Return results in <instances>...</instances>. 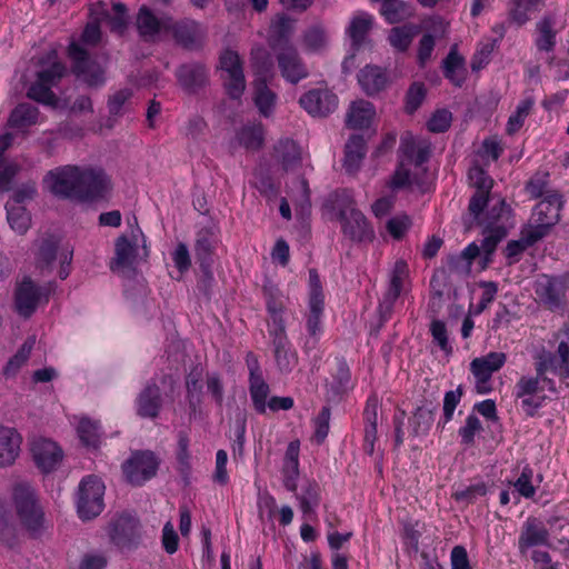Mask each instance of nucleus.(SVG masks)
I'll return each instance as SVG.
<instances>
[{
	"label": "nucleus",
	"instance_id": "1",
	"mask_svg": "<svg viewBox=\"0 0 569 569\" xmlns=\"http://www.w3.org/2000/svg\"><path fill=\"white\" fill-rule=\"evenodd\" d=\"M43 183L60 199L92 201L102 198L110 189V180L100 168L67 164L47 172Z\"/></svg>",
	"mask_w": 569,
	"mask_h": 569
},
{
	"label": "nucleus",
	"instance_id": "2",
	"mask_svg": "<svg viewBox=\"0 0 569 569\" xmlns=\"http://www.w3.org/2000/svg\"><path fill=\"white\" fill-rule=\"evenodd\" d=\"M12 500L22 526L31 537H39L44 530V512L34 490L27 483H18L13 488Z\"/></svg>",
	"mask_w": 569,
	"mask_h": 569
},
{
	"label": "nucleus",
	"instance_id": "3",
	"mask_svg": "<svg viewBox=\"0 0 569 569\" xmlns=\"http://www.w3.org/2000/svg\"><path fill=\"white\" fill-rule=\"evenodd\" d=\"M562 206V198L558 192H551L538 202L532 210L529 222L525 226L535 234L529 237L540 240L547 237L560 221Z\"/></svg>",
	"mask_w": 569,
	"mask_h": 569
},
{
	"label": "nucleus",
	"instance_id": "4",
	"mask_svg": "<svg viewBox=\"0 0 569 569\" xmlns=\"http://www.w3.org/2000/svg\"><path fill=\"white\" fill-rule=\"evenodd\" d=\"M108 537L120 550H133L141 542V523L129 512H121L111 518L107 527Z\"/></svg>",
	"mask_w": 569,
	"mask_h": 569
},
{
	"label": "nucleus",
	"instance_id": "5",
	"mask_svg": "<svg viewBox=\"0 0 569 569\" xmlns=\"http://www.w3.org/2000/svg\"><path fill=\"white\" fill-rule=\"evenodd\" d=\"M104 485L96 476L83 478L79 485L77 511L82 520L98 517L103 508Z\"/></svg>",
	"mask_w": 569,
	"mask_h": 569
},
{
	"label": "nucleus",
	"instance_id": "6",
	"mask_svg": "<svg viewBox=\"0 0 569 569\" xmlns=\"http://www.w3.org/2000/svg\"><path fill=\"white\" fill-rule=\"evenodd\" d=\"M160 459L150 450H137L122 463L126 480L132 486H142L152 479L159 469Z\"/></svg>",
	"mask_w": 569,
	"mask_h": 569
},
{
	"label": "nucleus",
	"instance_id": "7",
	"mask_svg": "<svg viewBox=\"0 0 569 569\" xmlns=\"http://www.w3.org/2000/svg\"><path fill=\"white\" fill-rule=\"evenodd\" d=\"M219 64L227 94L239 100L246 90V78L239 54L233 50H224L219 58Z\"/></svg>",
	"mask_w": 569,
	"mask_h": 569
},
{
	"label": "nucleus",
	"instance_id": "8",
	"mask_svg": "<svg viewBox=\"0 0 569 569\" xmlns=\"http://www.w3.org/2000/svg\"><path fill=\"white\" fill-rule=\"evenodd\" d=\"M52 291L51 284L38 286L30 277L23 278L14 292V307L23 318H30L37 310L40 301L47 302Z\"/></svg>",
	"mask_w": 569,
	"mask_h": 569
},
{
	"label": "nucleus",
	"instance_id": "9",
	"mask_svg": "<svg viewBox=\"0 0 569 569\" xmlns=\"http://www.w3.org/2000/svg\"><path fill=\"white\" fill-rule=\"evenodd\" d=\"M69 57L73 66L74 74L82 79L90 87H100L104 83V70L94 60L90 59L88 52L77 43L69 47Z\"/></svg>",
	"mask_w": 569,
	"mask_h": 569
},
{
	"label": "nucleus",
	"instance_id": "10",
	"mask_svg": "<svg viewBox=\"0 0 569 569\" xmlns=\"http://www.w3.org/2000/svg\"><path fill=\"white\" fill-rule=\"evenodd\" d=\"M281 77L291 84H297L309 77V69L295 46H284L274 51Z\"/></svg>",
	"mask_w": 569,
	"mask_h": 569
},
{
	"label": "nucleus",
	"instance_id": "11",
	"mask_svg": "<svg viewBox=\"0 0 569 569\" xmlns=\"http://www.w3.org/2000/svg\"><path fill=\"white\" fill-rule=\"evenodd\" d=\"M178 44L182 48L194 51L202 48L207 31L206 28L191 19H184L168 26Z\"/></svg>",
	"mask_w": 569,
	"mask_h": 569
},
{
	"label": "nucleus",
	"instance_id": "12",
	"mask_svg": "<svg viewBox=\"0 0 569 569\" xmlns=\"http://www.w3.org/2000/svg\"><path fill=\"white\" fill-rule=\"evenodd\" d=\"M299 104L312 117H327L338 107V97L329 89H311L299 99Z\"/></svg>",
	"mask_w": 569,
	"mask_h": 569
},
{
	"label": "nucleus",
	"instance_id": "13",
	"mask_svg": "<svg viewBox=\"0 0 569 569\" xmlns=\"http://www.w3.org/2000/svg\"><path fill=\"white\" fill-rule=\"evenodd\" d=\"M503 352H489L485 357L476 358L470 363V370L477 380V390L479 393L490 391L488 386L493 372L498 371L506 362Z\"/></svg>",
	"mask_w": 569,
	"mask_h": 569
},
{
	"label": "nucleus",
	"instance_id": "14",
	"mask_svg": "<svg viewBox=\"0 0 569 569\" xmlns=\"http://www.w3.org/2000/svg\"><path fill=\"white\" fill-rule=\"evenodd\" d=\"M31 453L34 463L44 473L53 471L63 458L62 449L54 441L46 438L32 441Z\"/></svg>",
	"mask_w": 569,
	"mask_h": 569
},
{
	"label": "nucleus",
	"instance_id": "15",
	"mask_svg": "<svg viewBox=\"0 0 569 569\" xmlns=\"http://www.w3.org/2000/svg\"><path fill=\"white\" fill-rule=\"evenodd\" d=\"M138 234L143 237L139 227L132 230L131 240L124 234L117 238L114 243V257L110 262V269L113 272H120L133 266L137 257Z\"/></svg>",
	"mask_w": 569,
	"mask_h": 569
},
{
	"label": "nucleus",
	"instance_id": "16",
	"mask_svg": "<svg viewBox=\"0 0 569 569\" xmlns=\"http://www.w3.org/2000/svg\"><path fill=\"white\" fill-rule=\"evenodd\" d=\"M179 86L189 94H194L203 89L209 81L208 69L201 62H188L176 70Z\"/></svg>",
	"mask_w": 569,
	"mask_h": 569
},
{
	"label": "nucleus",
	"instance_id": "17",
	"mask_svg": "<svg viewBox=\"0 0 569 569\" xmlns=\"http://www.w3.org/2000/svg\"><path fill=\"white\" fill-rule=\"evenodd\" d=\"M399 151L407 164L422 166L431 156V143L425 139H416L411 133L406 132L400 139Z\"/></svg>",
	"mask_w": 569,
	"mask_h": 569
},
{
	"label": "nucleus",
	"instance_id": "18",
	"mask_svg": "<svg viewBox=\"0 0 569 569\" xmlns=\"http://www.w3.org/2000/svg\"><path fill=\"white\" fill-rule=\"evenodd\" d=\"M162 407V396L159 386L150 381L137 397V413L142 418L154 419Z\"/></svg>",
	"mask_w": 569,
	"mask_h": 569
},
{
	"label": "nucleus",
	"instance_id": "19",
	"mask_svg": "<svg viewBox=\"0 0 569 569\" xmlns=\"http://www.w3.org/2000/svg\"><path fill=\"white\" fill-rule=\"evenodd\" d=\"M549 531L537 518H528L519 537V550L525 553L529 548L548 545Z\"/></svg>",
	"mask_w": 569,
	"mask_h": 569
},
{
	"label": "nucleus",
	"instance_id": "20",
	"mask_svg": "<svg viewBox=\"0 0 569 569\" xmlns=\"http://www.w3.org/2000/svg\"><path fill=\"white\" fill-rule=\"evenodd\" d=\"M442 71L446 79L453 86L461 87L467 79L465 58L459 54L457 46H453L442 61Z\"/></svg>",
	"mask_w": 569,
	"mask_h": 569
},
{
	"label": "nucleus",
	"instance_id": "21",
	"mask_svg": "<svg viewBox=\"0 0 569 569\" xmlns=\"http://www.w3.org/2000/svg\"><path fill=\"white\" fill-rule=\"evenodd\" d=\"M168 26L166 20L156 17L147 6L140 7L136 18V27L140 37L144 40H153L161 29H168Z\"/></svg>",
	"mask_w": 569,
	"mask_h": 569
},
{
	"label": "nucleus",
	"instance_id": "22",
	"mask_svg": "<svg viewBox=\"0 0 569 569\" xmlns=\"http://www.w3.org/2000/svg\"><path fill=\"white\" fill-rule=\"evenodd\" d=\"M216 232L213 227L201 228L196 236L194 254L203 270L211 264V256L214 250Z\"/></svg>",
	"mask_w": 569,
	"mask_h": 569
},
{
	"label": "nucleus",
	"instance_id": "23",
	"mask_svg": "<svg viewBox=\"0 0 569 569\" xmlns=\"http://www.w3.org/2000/svg\"><path fill=\"white\" fill-rule=\"evenodd\" d=\"M60 238L52 233L42 234L37 241L36 264L40 269L50 268L57 258Z\"/></svg>",
	"mask_w": 569,
	"mask_h": 569
},
{
	"label": "nucleus",
	"instance_id": "24",
	"mask_svg": "<svg viewBox=\"0 0 569 569\" xmlns=\"http://www.w3.org/2000/svg\"><path fill=\"white\" fill-rule=\"evenodd\" d=\"M358 82L366 94L373 96L387 87L388 77L383 69L377 66H366L358 73Z\"/></svg>",
	"mask_w": 569,
	"mask_h": 569
},
{
	"label": "nucleus",
	"instance_id": "25",
	"mask_svg": "<svg viewBox=\"0 0 569 569\" xmlns=\"http://www.w3.org/2000/svg\"><path fill=\"white\" fill-rule=\"evenodd\" d=\"M20 435L12 428L0 427V467L10 466L19 455Z\"/></svg>",
	"mask_w": 569,
	"mask_h": 569
},
{
	"label": "nucleus",
	"instance_id": "26",
	"mask_svg": "<svg viewBox=\"0 0 569 569\" xmlns=\"http://www.w3.org/2000/svg\"><path fill=\"white\" fill-rule=\"evenodd\" d=\"M339 221L341 222L343 234L352 241L361 242L372 237V229L360 210L352 211L351 216L347 217L346 220Z\"/></svg>",
	"mask_w": 569,
	"mask_h": 569
},
{
	"label": "nucleus",
	"instance_id": "27",
	"mask_svg": "<svg viewBox=\"0 0 569 569\" xmlns=\"http://www.w3.org/2000/svg\"><path fill=\"white\" fill-rule=\"evenodd\" d=\"M295 29V21L288 16L279 17L270 28L268 43L273 51L280 50L284 46H293L290 42Z\"/></svg>",
	"mask_w": 569,
	"mask_h": 569
},
{
	"label": "nucleus",
	"instance_id": "28",
	"mask_svg": "<svg viewBox=\"0 0 569 569\" xmlns=\"http://www.w3.org/2000/svg\"><path fill=\"white\" fill-rule=\"evenodd\" d=\"M375 113V107L371 102L366 100L353 101L347 113L346 123L351 129L368 128Z\"/></svg>",
	"mask_w": 569,
	"mask_h": 569
},
{
	"label": "nucleus",
	"instance_id": "29",
	"mask_svg": "<svg viewBox=\"0 0 569 569\" xmlns=\"http://www.w3.org/2000/svg\"><path fill=\"white\" fill-rule=\"evenodd\" d=\"M366 156V140L361 134H352L345 146L343 167L347 172L355 173L360 169Z\"/></svg>",
	"mask_w": 569,
	"mask_h": 569
},
{
	"label": "nucleus",
	"instance_id": "30",
	"mask_svg": "<svg viewBox=\"0 0 569 569\" xmlns=\"http://www.w3.org/2000/svg\"><path fill=\"white\" fill-rule=\"evenodd\" d=\"M253 89L254 106L262 117L269 118L274 111L277 94L267 86L266 80L261 78L254 80Z\"/></svg>",
	"mask_w": 569,
	"mask_h": 569
},
{
	"label": "nucleus",
	"instance_id": "31",
	"mask_svg": "<svg viewBox=\"0 0 569 569\" xmlns=\"http://www.w3.org/2000/svg\"><path fill=\"white\" fill-rule=\"evenodd\" d=\"M436 411L437 406L431 401H425L421 406H419L415 410L412 417L409 419L411 433L413 436L426 435L433 423Z\"/></svg>",
	"mask_w": 569,
	"mask_h": 569
},
{
	"label": "nucleus",
	"instance_id": "32",
	"mask_svg": "<svg viewBox=\"0 0 569 569\" xmlns=\"http://www.w3.org/2000/svg\"><path fill=\"white\" fill-rule=\"evenodd\" d=\"M556 21L551 16L543 17L537 23L538 37L535 41L539 51L551 52L556 47L557 31L555 30Z\"/></svg>",
	"mask_w": 569,
	"mask_h": 569
},
{
	"label": "nucleus",
	"instance_id": "33",
	"mask_svg": "<svg viewBox=\"0 0 569 569\" xmlns=\"http://www.w3.org/2000/svg\"><path fill=\"white\" fill-rule=\"evenodd\" d=\"M326 207L336 212L339 220H346L352 211H359L349 191L340 190L331 193L327 199Z\"/></svg>",
	"mask_w": 569,
	"mask_h": 569
},
{
	"label": "nucleus",
	"instance_id": "34",
	"mask_svg": "<svg viewBox=\"0 0 569 569\" xmlns=\"http://www.w3.org/2000/svg\"><path fill=\"white\" fill-rule=\"evenodd\" d=\"M39 109L31 103H19L10 113L9 126L17 129L28 128L37 123Z\"/></svg>",
	"mask_w": 569,
	"mask_h": 569
},
{
	"label": "nucleus",
	"instance_id": "35",
	"mask_svg": "<svg viewBox=\"0 0 569 569\" xmlns=\"http://www.w3.org/2000/svg\"><path fill=\"white\" fill-rule=\"evenodd\" d=\"M249 393L254 410L260 415L266 413L270 388L262 376L249 377Z\"/></svg>",
	"mask_w": 569,
	"mask_h": 569
},
{
	"label": "nucleus",
	"instance_id": "36",
	"mask_svg": "<svg viewBox=\"0 0 569 569\" xmlns=\"http://www.w3.org/2000/svg\"><path fill=\"white\" fill-rule=\"evenodd\" d=\"M372 24L373 19L367 12H359L352 18L348 28V34L355 47H360L365 42Z\"/></svg>",
	"mask_w": 569,
	"mask_h": 569
},
{
	"label": "nucleus",
	"instance_id": "37",
	"mask_svg": "<svg viewBox=\"0 0 569 569\" xmlns=\"http://www.w3.org/2000/svg\"><path fill=\"white\" fill-rule=\"evenodd\" d=\"M276 153L286 171L295 169L301 161L298 144L291 139H283L276 146Z\"/></svg>",
	"mask_w": 569,
	"mask_h": 569
},
{
	"label": "nucleus",
	"instance_id": "38",
	"mask_svg": "<svg viewBox=\"0 0 569 569\" xmlns=\"http://www.w3.org/2000/svg\"><path fill=\"white\" fill-rule=\"evenodd\" d=\"M350 381V369L345 359L339 358L336 360V371L332 375V381L327 383L328 393L332 398H339L348 387Z\"/></svg>",
	"mask_w": 569,
	"mask_h": 569
},
{
	"label": "nucleus",
	"instance_id": "39",
	"mask_svg": "<svg viewBox=\"0 0 569 569\" xmlns=\"http://www.w3.org/2000/svg\"><path fill=\"white\" fill-rule=\"evenodd\" d=\"M0 541L8 548L18 546L17 528L8 507L0 501Z\"/></svg>",
	"mask_w": 569,
	"mask_h": 569
},
{
	"label": "nucleus",
	"instance_id": "40",
	"mask_svg": "<svg viewBox=\"0 0 569 569\" xmlns=\"http://www.w3.org/2000/svg\"><path fill=\"white\" fill-rule=\"evenodd\" d=\"M381 14L393 24L401 22L412 16V7L401 0H386L381 4Z\"/></svg>",
	"mask_w": 569,
	"mask_h": 569
},
{
	"label": "nucleus",
	"instance_id": "41",
	"mask_svg": "<svg viewBox=\"0 0 569 569\" xmlns=\"http://www.w3.org/2000/svg\"><path fill=\"white\" fill-rule=\"evenodd\" d=\"M263 126L261 123H252L243 126L237 133L239 143L246 149L257 150L263 143Z\"/></svg>",
	"mask_w": 569,
	"mask_h": 569
},
{
	"label": "nucleus",
	"instance_id": "42",
	"mask_svg": "<svg viewBox=\"0 0 569 569\" xmlns=\"http://www.w3.org/2000/svg\"><path fill=\"white\" fill-rule=\"evenodd\" d=\"M7 219L12 230L24 234L31 224V217L23 206L6 203Z\"/></svg>",
	"mask_w": 569,
	"mask_h": 569
},
{
	"label": "nucleus",
	"instance_id": "43",
	"mask_svg": "<svg viewBox=\"0 0 569 569\" xmlns=\"http://www.w3.org/2000/svg\"><path fill=\"white\" fill-rule=\"evenodd\" d=\"M529 236H535L531 231H529L526 227L521 229L520 238L518 240H510L505 249L506 257L509 259V264L518 261L519 256L529 247L533 246L540 239L530 238Z\"/></svg>",
	"mask_w": 569,
	"mask_h": 569
},
{
	"label": "nucleus",
	"instance_id": "44",
	"mask_svg": "<svg viewBox=\"0 0 569 569\" xmlns=\"http://www.w3.org/2000/svg\"><path fill=\"white\" fill-rule=\"evenodd\" d=\"M327 43V31L322 23L307 28L302 34V44L307 51L317 52Z\"/></svg>",
	"mask_w": 569,
	"mask_h": 569
},
{
	"label": "nucleus",
	"instance_id": "45",
	"mask_svg": "<svg viewBox=\"0 0 569 569\" xmlns=\"http://www.w3.org/2000/svg\"><path fill=\"white\" fill-rule=\"evenodd\" d=\"M34 343H36V340L33 337L28 338L22 343V346L19 348V350L7 362V365L3 369L4 376H7V377L16 376V373L19 371V369L29 359Z\"/></svg>",
	"mask_w": 569,
	"mask_h": 569
},
{
	"label": "nucleus",
	"instance_id": "46",
	"mask_svg": "<svg viewBox=\"0 0 569 569\" xmlns=\"http://www.w3.org/2000/svg\"><path fill=\"white\" fill-rule=\"evenodd\" d=\"M416 33L415 26L395 27L390 30L388 40L396 50L403 52L410 47Z\"/></svg>",
	"mask_w": 569,
	"mask_h": 569
},
{
	"label": "nucleus",
	"instance_id": "47",
	"mask_svg": "<svg viewBox=\"0 0 569 569\" xmlns=\"http://www.w3.org/2000/svg\"><path fill=\"white\" fill-rule=\"evenodd\" d=\"M187 400L192 413H196L201 403L202 383L201 375L191 371L186 378Z\"/></svg>",
	"mask_w": 569,
	"mask_h": 569
},
{
	"label": "nucleus",
	"instance_id": "48",
	"mask_svg": "<svg viewBox=\"0 0 569 569\" xmlns=\"http://www.w3.org/2000/svg\"><path fill=\"white\" fill-rule=\"evenodd\" d=\"M512 211L509 204L503 199H500L493 204L487 213V226H506L507 230L512 227Z\"/></svg>",
	"mask_w": 569,
	"mask_h": 569
},
{
	"label": "nucleus",
	"instance_id": "49",
	"mask_svg": "<svg viewBox=\"0 0 569 569\" xmlns=\"http://www.w3.org/2000/svg\"><path fill=\"white\" fill-rule=\"evenodd\" d=\"M541 0H513L509 10V20L518 27L523 26L528 20V13L537 9Z\"/></svg>",
	"mask_w": 569,
	"mask_h": 569
},
{
	"label": "nucleus",
	"instance_id": "50",
	"mask_svg": "<svg viewBox=\"0 0 569 569\" xmlns=\"http://www.w3.org/2000/svg\"><path fill=\"white\" fill-rule=\"evenodd\" d=\"M300 501L301 511L305 515L313 513L316 507L320 502V487L315 481H309L306 487L302 488V492L298 496Z\"/></svg>",
	"mask_w": 569,
	"mask_h": 569
},
{
	"label": "nucleus",
	"instance_id": "51",
	"mask_svg": "<svg viewBox=\"0 0 569 569\" xmlns=\"http://www.w3.org/2000/svg\"><path fill=\"white\" fill-rule=\"evenodd\" d=\"M533 100L531 98L522 100L516 108V111L509 117L506 132L509 136L515 134L523 124L525 119L529 116L532 107Z\"/></svg>",
	"mask_w": 569,
	"mask_h": 569
},
{
	"label": "nucleus",
	"instance_id": "52",
	"mask_svg": "<svg viewBox=\"0 0 569 569\" xmlns=\"http://www.w3.org/2000/svg\"><path fill=\"white\" fill-rule=\"evenodd\" d=\"M273 356L281 372L288 373L297 365V355L290 349V343L281 345V341H278V346H273Z\"/></svg>",
	"mask_w": 569,
	"mask_h": 569
},
{
	"label": "nucleus",
	"instance_id": "53",
	"mask_svg": "<svg viewBox=\"0 0 569 569\" xmlns=\"http://www.w3.org/2000/svg\"><path fill=\"white\" fill-rule=\"evenodd\" d=\"M485 237L480 248L485 251L486 256H490L495 252L497 244L507 236L508 231L506 226H487L485 230Z\"/></svg>",
	"mask_w": 569,
	"mask_h": 569
},
{
	"label": "nucleus",
	"instance_id": "54",
	"mask_svg": "<svg viewBox=\"0 0 569 569\" xmlns=\"http://www.w3.org/2000/svg\"><path fill=\"white\" fill-rule=\"evenodd\" d=\"M78 435L81 442L87 447H98L99 425L88 418H82L78 425Z\"/></svg>",
	"mask_w": 569,
	"mask_h": 569
},
{
	"label": "nucleus",
	"instance_id": "55",
	"mask_svg": "<svg viewBox=\"0 0 569 569\" xmlns=\"http://www.w3.org/2000/svg\"><path fill=\"white\" fill-rule=\"evenodd\" d=\"M535 291L536 295L545 305H548L551 308L559 306V293L557 291L555 282L551 279L546 278L543 280L538 281Z\"/></svg>",
	"mask_w": 569,
	"mask_h": 569
},
{
	"label": "nucleus",
	"instance_id": "56",
	"mask_svg": "<svg viewBox=\"0 0 569 569\" xmlns=\"http://www.w3.org/2000/svg\"><path fill=\"white\" fill-rule=\"evenodd\" d=\"M309 312L307 315V330L311 338H316L321 332V318L325 309V301H309Z\"/></svg>",
	"mask_w": 569,
	"mask_h": 569
},
{
	"label": "nucleus",
	"instance_id": "57",
	"mask_svg": "<svg viewBox=\"0 0 569 569\" xmlns=\"http://www.w3.org/2000/svg\"><path fill=\"white\" fill-rule=\"evenodd\" d=\"M113 14L106 13V20L111 31L119 34L123 33L128 26L127 8L123 3H114Z\"/></svg>",
	"mask_w": 569,
	"mask_h": 569
},
{
	"label": "nucleus",
	"instance_id": "58",
	"mask_svg": "<svg viewBox=\"0 0 569 569\" xmlns=\"http://www.w3.org/2000/svg\"><path fill=\"white\" fill-rule=\"evenodd\" d=\"M542 390L541 387V378L537 375L535 377L531 376H522L515 386V396H535L539 395V391Z\"/></svg>",
	"mask_w": 569,
	"mask_h": 569
},
{
	"label": "nucleus",
	"instance_id": "59",
	"mask_svg": "<svg viewBox=\"0 0 569 569\" xmlns=\"http://www.w3.org/2000/svg\"><path fill=\"white\" fill-rule=\"evenodd\" d=\"M548 173L547 172H537L533 174L530 180L526 183V191L532 198H540L542 196H548L552 191L547 190L548 187Z\"/></svg>",
	"mask_w": 569,
	"mask_h": 569
},
{
	"label": "nucleus",
	"instance_id": "60",
	"mask_svg": "<svg viewBox=\"0 0 569 569\" xmlns=\"http://www.w3.org/2000/svg\"><path fill=\"white\" fill-rule=\"evenodd\" d=\"M468 178H469L470 184L473 188H476V191H482V192L489 193L493 186V180L480 167L471 168L469 170Z\"/></svg>",
	"mask_w": 569,
	"mask_h": 569
},
{
	"label": "nucleus",
	"instance_id": "61",
	"mask_svg": "<svg viewBox=\"0 0 569 569\" xmlns=\"http://www.w3.org/2000/svg\"><path fill=\"white\" fill-rule=\"evenodd\" d=\"M426 97V89L422 83L415 82L406 94V111L413 113L421 106Z\"/></svg>",
	"mask_w": 569,
	"mask_h": 569
},
{
	"label": "nucleus",
	"instance_id": "62",
	"mask_svg": "<svg viewBox=\"0 0 569 569\" xmlns=\"http://www.w3.org/2000/svg\"><path fill=\"white\" fill-rule=\"evenodd\" d=\"M430 333L433 342L437 343L442 351L446 353L451 352L452 348L449 343L448 331L443 321L437 319L432 320L430 323Z\"/></svg>",
	"mask_w": 569,
	"mask_h": 569
},
{
	"label": "nucleus",
	"instance_id": "63",
	"mask_svg": "<svg viewBox=\"0 0 569 569\" xmlns=\"http://www.w3.org/2000/svg\"><path fill=\"white\" fill-rule=\"evenodd\" d=\"M28 96L44 104H53L56 102V94L52 92L51 87L39 80L30 87Z\"/></svg>",
	"mask_w": 569,
	"mask_h": 569
},
{
	"label": "nucleus",
	"instance_id": "64",
	"mask_svg": "<svg viewBox=\"0 0 569 569\" xmlns=\"http://www.w3.org/2000/svg\"><path fill=\"white\" fill-rule=\"evenodd\" d=\"M108 558L103 552H87L79 562L78 569H106Z\"/></svg>",
	"mask_w": 569,
	"mask_h": 569
}]
</instances>
